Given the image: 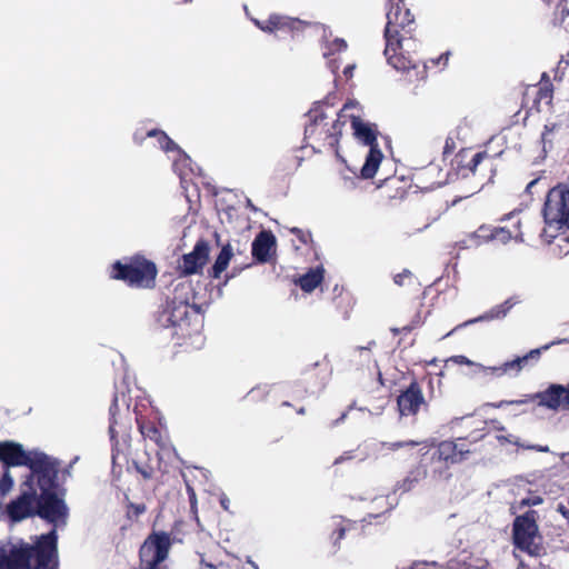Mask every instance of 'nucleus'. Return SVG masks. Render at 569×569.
Masks as SVG:
<instances>
[{
  "instance_id": "9d476101",
  "label": "nucleus",
  "mask_w": 569,
  "mask_h": 569,
  "mask_svg": "<svg viewBox=\"0 0 569 569\" xmlns=\"http://www.w3.org/2000/svg\"><path fill=\"white\" fill-rule=\"evenodd\" d=\"M512 539L515 547L527 552L529 556L539 557L545 552V548L540 542L541 537L538 532L536 511L529 510L515 519Z\"/></svg>"
},
{
  "instance_id": "f257e3e1",
  "label": "nucleus",
  "mask_w": 569,
  "mask_h": 569,
  "mask_svg": "<svg viewBox=\"0 0 569 569\" xmlns=\"http://www.w3.org/2000/svg\"><path fill=\"white\" fill-rule=\"evenodd\" d=\"M64 496L66 489L60 487L58 475H47L44 479L23 478L19 496L7 506L8 518L12 522H20L38 516L54 527L47 533L36 536L32 543L0 547V569H59L56 527L66 525L69 517Z\"/></svg>"
},
{
  "instance_id": "7ed1b4c3",
  "label": "nucleus",
  "mask_w": 569,
  "mask_h": 569,
  "mask_svg": "<svg viewBox=\"0 0 569 569\" xmlns=\"http://www.w3.org/2000/svg\"><path fill=\"white\" fill-rule=\"evenodd\" d=\"M346 103L336 118L328 116L323 106L317 103L307 113L308 122L305 127V141L315 152L329 151L339 157V141L342 128L346 123L342 120V112L348 108Z\"/></svg>"
},
{
  "instance_id": "423d86ee",
  "label": "nucleus",
  "mask_w": 569,
  "mask_h": 569,
  "mask_svg": "<svg viewBox=\"0 0 569 569\" xmlns=\"http://www.w3.org/2000/svg\"><path fill=\"white\" fill-rule=\"evenodd\" d=\"M182 521H174L170 531L152 529L138 550L140 569H168L166 561L173 545L182 543Z\"/></svg>"
},
{
  "instance_id": "412c9836",
  "label": "nucleus",
  "mask_w": 569,
  "mask_h": 569,
  "mask_svg": "<svg viewBox=\"0 0 569 569\" xmlns=\"http://www.w3.org/2000/svg\"><path fill=\"white\" fill-rule=\"evenodd\" d=\"M430 476V471L426 463L422 461L421 457H419V461L408 472L407 476L397 482V490L401 492L411 491L418 483H420L423 479Z\"/></svg>"
},
{
  "instance_id": "7c9ffc66",
  "label": "nucleus",
  "mask_w": 569,
  "mask_h": 569,
  "mask_svg": "<svg viewBox=\"0 0 569 569\" xmlns=\"http://www.w3.org/2000/svg\"><path fill=\"white\" fill-rule=\"evenodd\" d=\"M257 27H259L262 31L273 32L276 30H280L283 26V18L279 14H271L266 20H254Z\"/></svg>"
},
{
  "instance_id": "4be33fe9",
  "label": "nucleus",
  "mask_w": 569,
  "mask_h": 569,
  "mask_svg": "<svg viewBox=\"0 0 569 569\" xmlns=\"http://www.w3.org/2000/svg\"><path fill=\"white\" fill-rule=\"evenodd\" d=\"M556 342L552 341L550 343H547L540 348H536L530 350L527 355L522 357H517L513 360L506 361L505 362V369L502 371H513L515 373L520 372V370L528 365L529 360L538 361L542 351L548 350L551 346H553Z\"/></svg>"
},
{
  "instance_id": "c85d7f7f",
  "label": "nucleus",
  "mask_w": 569,
  "mask_h": 569,
  "mask_svg": "<svg viewBox=\"0 0 569 569\" xmlns=\"http://www.w3.org/2000/svg\"><path fill=\"white\" fill-rule=\"evenodd\" d=\"M553 97V84L550 81V78L547 72H543L539 82V89L537 92V99L539 101L546 100L547 103H550Z\"/></svg>"
},
{
  "instance_id": "bb28decb",
  "label": "nucleus",
  "mask_w": 569,
  "mask_h": 569,
  "mask_svg": "<svg viewBox=\"0 0 569 569\" xmlns=\"http://www.w3.org/2000/svg\"><path fill=\"white\" fill-rule=\"evenodd\" d=\"M233 256L232 247L230 243L223 244L220 253L218 254L211 270L210 276L214 279L219 278L221 273L228 268L229 262Z\"/></svg>"
},
{
  "instance_id": "cd10ccee",
  "label": "nucleus",
  "mask_w": 569,
  "mask_h": 569,
  "mask_svg": "<svg viewBox=\"0 0 569 569\" xmlns=\"http://www.w3.org/2000/svg\"><path fill=\"white\" fill-rule=\"evenodd\" d=\"M147 137L156 138L160 148L166 151H180L179 146L162 130L151 129L147 132Z\"/></svg>"
},
{
  "instance_id": "864d4df0",
  "label": "nucleus",
  "mask_w": 569,
  "mask_h": 569,
  "mask_svg": "<svg viewBox=\"0 0 569 569\" xmlns=\"http://www.w3.org/2000/svg\"><path fill=\"white\" fill-rule=\"evenodd\" d=\"M536 182H537V180L531 181V182L528 184L527 189L531 188Z\"/></svg>"
},
{
  "instance_id": "c756f323",
  "label": "nucleus",
  "mask_w": 569,
  "mask_h": 569,
  "mask_svg": "<svg viewBox=\"0 0 569 569\" xmlns=\"http://www.w3.org/2000/svg\"><path fill=\"white\" fill-rule=\"evenodd\" d=\"M493 228L491 226L482 224L475 232L470 234V239L475 246H481L482 243L493 240Z\"/></svg>"
},
{
  "instance_id": "c03bdc74",
  "label": "nucleus",
  "mask_w": 569,
  "mask_h": 569,
  "mask_svg": "<svg viewBox=\"0 0 569 569\" xmlns=\"http://www.w3.org/2000/svg\"><path fill=\"white\" fill-rule=\"evenodd\" d=\"M356 69V64H348L343 69V74L346 79H351L353 76V70Z\"/></svg>"
},
{
  "instance_id": "09e8293b",
  "label": "nucleus",
  "mask_w": 569,
  "mask_h": 569,
  "mask_svg": "<svg viewBox=\"0 0 569 569\" xmlns=\"http://www.w3.org/2000/svg\"><path fill=\"white\" fill-rule=\"evenodd\" d=\"M558 510H559V512H560V513H561L566 519H568V520H569V509H568V508H566V507H565V506H562V505H559Z\"/></svg>"
},
{
  "instance_id": "4c0bfd02",
  "label": "nucleus",
  "mask_w": 569,
  "mask_h": 569,
  "mask_svg": "<svg viewBox=\"0 0 569 569\" xmlns=\"http://www.w3.org/2000/svg\"><path fill=\"white\" fill-rule=\"evenodd\" d=\"M413 279V274L410 270L403 269L401 272L393 276V281L397 286L402 287Z\"/></svg>"
},
{
  "instance_id": "2f4dec72",
  "label": "nucleus",
  "mask_w": 569,
  "mask_h": 569,
  "mask_svg": "<svg viewBox=\"0 0 569 569\" xmlns=\"http://www.w3.org/2000/svg\"><path fill=\"white\" fill-rule=\"evenodd\" d=\"M147 512L144 502L134 503L126 498V518L130 521H137L140 516Z\"/></svg>"
},
{
  "instance_id": "393cba45",
  "label": "nucleus",
  "mask_w": 569,
  "mask_h": 569,
  "mask_svg": "<svg viewBox=\"0 0 569 569\" xmlns=\"http://www.w3.org/2000/svg\"><path fill=\"white\" fill-rule=\"evenodd\" d=\"M357 523L349 519L338 517L333 522V529L330 536V541L335 550L339 549V542L345 538L347 532L356 529Z\"/></svg>"
},
{
  "instance_id": "3c124183",
  "label": "nucleus",
  "mask_w": 569,
  "mask_h": 569,
  "mask_svg": "<svg viewBox=\"0 0 569 569\" xmlns=\"http://www.w3.org/2000/svg\"><path fill=\"white\" fill-rule=\"evenodd\" d=\"M220 503H221V506L223 507L224 510H228L229 500L227 498H222L220 500Z\"/></svg>"
},
{
  "instance_id": "aec40b11",
  "label": "nucleus",
  "mask_w": 569,
  "mask_h": 569,
  "mask_svg": "<svg viewBox=\"0 0 569 569\" xmlns=\"http://www.w3.org/2000/svg\"><path fill=\"white\" fill-rule=\"evenodd\" d=\"M521 302H522V300H521L520 296L509 297L503 302L493 306L488 311H486L483 315L465 322L462 326H467V325L475 323L478 321L501 320L508 316V313L515 306H517Z\"/></svg>"
},
{
  "instance_id": "603ef678",
  "label": "nucleus",
  "mask_w": 569,
  "mask_h": 569,
  "mask_svg": "<svg viewBox=\"0 0 569 569\" xmlns=\"http://www.w3.org/2000/svg\"><path fill=\"white\" fill-rule=\"evenodd\" d=\"M540 502H541V498H537V499L532 500L531 505H537V503H540ZM523 503L530 505L529 501H523Z\"/></svg>"
},
{
  "instance_id": "f8f14e48",
  "label": "nucleus",
  "mask_w": 569,
  "mask_h": 569,
  "mask_svg": "<svg viewBox=\"0 0 569 569\" xmlns=\"http://www.w3.org/2000/svg\"><path fill=\"white\" fill-rule=\"evenodd\" d=\"M542 212L547 224L569 229V188L566 184L559 183L549 190Z\"/></svg>"
},
{
  "instance_id": "f3484780",
  "label": "nucleus",
  "mask_w": 569,
  "mask_h": 569,
  "mask_svg": "<svg viewBox=\"0 0 569 569\" xmlns=\"http://www.w3.org/2000/svg\"><path fill=\"white\" fill-rule=\"evenodd\" d=\"M380 197L388 201H401L409 192L410 183L402 177H388L378 186Z\"/></svg>"
},
{
  "instance_id": "f704fd0d",
  "label": "nucleus",
  "mask_w": 569,
  "mask_h": 569,
  "mask_svg": "<svg viewBox=\"0 0 569 569\" xmlns=\"http://www.w3.org/2000/svg\"><path fill=\"white\" fill-rule=\"evenodd\" d=\"M421 442L416 440H407V441H393V442H383L382 446L391 451H396L401 448L406 447H416L419 446Z\"/></svg>"
},
{
  "instance_id": "a18cd8bd",
  "label": "nucleus",
  "mask_w": 569,
  "mask_h": 569,
  "mask_svg": "<svg viewBox=\"0 0 569 569\" xmlns=\"http://www.w3.org/2000/svg\"><path fill=\"white\" fill-rule=\"evenodd\" d=\"M448 59H449V53L447 52V53L441 54V56L438 58V60H432V63H433V64H439V63H440V61H443V64L446 66V64H447V62H448Z\"/></svg>"
},
{
  "instance_id": "37998d69",
  "label": "nucleus",
  "mask_w": 569,
  "mask_h": 569,
  "mask_svg": "<svg viewBox=\"0 0 569 569\" xmlns=\"http://www.w3.org/2000/svg\"><path fill=\"white\" fill-rule=\"evenodd\" d=\"M502 369H505V363H502L501 366L487 368V370H489L492 375L498 376V377L509 372V371H502Z\"/></svg>"
},
{
  "instance_id": "ddd939ff",
  "label": "nucleus",
  "mask_w": 569,
  "mask_h": 569,
  "mask_svg": "<svg viewBox=\"0 0 569 569\" xmlns=\"http://www.w3.org/2000/svg\"><path fill=\"white\" fill-rule=\"evenodd\" d=\"M538 401V405L550 410L569 409V383L567 386L552 383L546 390L526 395L518 400L501 401L502 405H526Z\"/></svg>"
},
{
  "instance_id": "ea45409f",
  "label": "nucleus",
  "mask_w": 569,
  "mask_h": 569,
  "mask_svg": "<svg viewBox=\"0 0 569 569\" xmlns=\"http://www.w3.org/2000/svg\"><path fill=\"white\" fill-rule=\"evenodd\" d=\"M456 363V365H466V366H473V361H471L470 359H468L466 356H462V355H458V356H452L450 358H448L446 360V365L448 363Z\"/></svg>"
},
{
  "instance_id": "4468645a",
  "label": "nucleus",
  "mask_w": 569,
  "mask_h": 569,
  "mask_svg": "<svg viewBox=\"0 0 569 569\" xmlns=\"http://www.w3.org/2000/svg\"><path fill=\"white\" fill-rule=\"evenodd\" d=\"M429 403L425 398L422 387L417 380L400 390L397 397V409L401 417H415L421 410L427 411Z\"/></svg>"
},
{
  "instance_id": "58836bf2",
  "label": "nucleus",
  "mask_w": 569,
  "mask_h": 569,
  "mask_svg": "<svg viewBox=\"0 0 569 569\" xmlns=\"http://www.w3.org/2000/svg\"><path fill=\"white\" fill-rule=\"evenodd\" d=\"M348 44L345 39L336 38L329 44L330 54L342 52L347 49Z\"/></svg>"
},
{
  "instance_id": "49530a36",
  "label": "nucleus",
  "mask_w": 569,
  "mask_h": 569,
  "mask_svg": "<svg viewBox=\"0 0 569 569\" xmlns=\"http://www.w3.org/2000/svg\"><path fill=\"white\" fill-rule=\"evenodd\" d=\"M452 147H453V141H452V139L448 138L446 140V144H445V148H443V153L451 152Z\"/></svg>"
},
{
  "instance_id": "8fccbe9b",
  "label": "nucleus",
  "mask_w": 569,
  "mask_h": 569,
  "mask_svg": "<svg viewBox=\"0 0 569 569\" xmlns=\"http://www.w3.org/2000/svg\"><path fill=\"white\" fill-rule=\"evenodd\" d=\"M426 69H427V68H426V64H423V66H422V70H421L420 72H419V71H417V76H419V74H420V78H421V79H425V78L427 77V70H426Z\"/></svg>"
},
{
  "instance_id": "de8ad7c7",
  "label": "nucleus",
  "mask_w": 569,
  "mask_h": 569,
  "mask_svg": "<svg viewBox=\"0 0 569 569\" xmlns=\"http://www.w3.org/2000/svg\"><path fill=\"white\" fill-rule=\"evenodd\" d=\"M519 569H531V568L528 565L520 562ZM532 569H548V567L542 563H539L538 567H533Z\"/></svg>"
},
{
  "instance_id": "20e7f679",
  "label": "nucleus",
  "mask_w": 569,
  "mask_h": 569,
  "mask_svg": "<svg viewBox=\"0 0 569 569\" xmlns=\"http://www.w3.org/2000/svg\"><path fill=\"white\" fill-rule=\"evenodd\" d=\"M470 452L466 446V439L458 438L456 441L443 440L425 445L419 449V457L428 467L430 477L439 481L449 480L451 477L449 469L466 460Z\"/></svg>"
},
{
  "instance_id": "a211bd4d",
  "label": "nucleus",
  "mask_w": 569,
  "mask_h": 569,
  "mask_svg": "<svg viewBox=\"0 0 569 569\" xmlns=\"http://www.w3.org/2000/svg\"><path fill=\"white\" fill-rule=\"evenodd\" d=\"M276 250V238L270 231L262 230L254 238L251 246V253L254 260L268 262Z\"/></svg>"
},
{
  "instance_id": "473e14b6",
  "label": "nucleus",
  "mask_w": 569,
  "mask_h": 569,
  "mask_svg": "<svg viewBox=\"0 0 569 569\" xmlns=\"http://www.w3.org/2000/svg\"><path fill=\"white\" fill-rule=\"evenodd\" d=\"M312 24L308 21L299 20L296 18H287V29L292 33V37L299 36L308 31Z\"/></svg>"
},
{
  "instance_id": "e433bc0d",
  "label": "nucleus",
  "mask_w": 569,
  "mask_h": 569,
  "mask_svg": "<svg viewBox=\"0 0 569 569\" xmlns=\"http://www.w3.org/2000/svg\"><path fill=\"white\" fill-rule=\"evenodd\" d=\"M511 238L512 233L510 230L503 227L493 228V240L499 241L501 243H507Z\"/></svg>"
},
{
  "instance_id": "5fc2aeb1",
  "label": "nucleus",
  "mask_w": 569,
  "mask_h": 569,
  "mask_svg": "<svg viewBox=\"0 0 569 569\" xmlns=\"http://www.w3.org/2000/svg\"><path fill=\"white\" fill-rule=\"evenodd\" d=\"M213 236H214V238L217 239V242H218V241H219V237H220V236H219V233H218V232H214V234H213Z\"/></svg>"
},
{
  "instance_id": "79ce46f5",
  "label": "nucleus",
  "mask_w": 569,
  "mask_h": 569,
  "mask_svg": "<svg viewBox=\"0 0 569 569\" xmlns=\"http://www.w3.org/2000/svg\"><path fill=\"white\" fill-rule=\"evenodd\" d=\"M188 492H189V500H190L191 509L193 510V512H197L196 492L191 487H188Z\"/></svg>"
},
{
  "instance_id": "b1692460",
  "label": "nucleus",
  "mask_w": 569,
  "mask_h": 569,
  "mask_svg": "<svg viewBox=\"0 0 569 569\" xmlns=\"http://www.w3.org/2000/svg\"><path fill=\"white\" fill-rule=\"evenodd\" d=\"M325 277V270L322 267H317L315 269H310L307 273L299 277L295 282L305 292H312L317 287L321 284Z\"/></svg>"
},
{
  "instance_id": "6e6d98bb",
  "label": "nucleus",
  "mask_w": 569,
  "mask_h": 569,
  "mask_svg": "<svg viewBox=\"0 0 569 569\" xmlns=\"http://www.w3.org/2000/svg\"><path fill=\"white\" fill-rule=\"evenodd\" d=\"M392 331H393V333H395V335L400 333V330H399V329H392Z\"/></svg>"
},
{
  "instance_id": "f03ea898",
  "label": "nucleus",
  "mask_w": 569,
  "mask_h": 569,
  "mask_svg": "<svg viewBox=\"0 0 569 569\" xmlns=\"http://www.w3.org/2000/svg\"><path fill=\"white\" fill-rule=\"evenodd\" d=\"M387 23L385 27V56L388 63L396 70L410 72L418 69V63L410 56H405L403 42L416 41L417 23L410 9L406 7L405 0H389L387 11Z\"/></svg>"
},
{
  "instance_id": "39448f33",
  "label": "nucleus",
  "mask_w": 569,
  "mask_h": 569,
  "mask_svg": "<svg viewBox=\"0 0 569 569\" xmlns=\"http://www.w3.org/2000/svg\"><path fill=\"white\" fill-rule=\"evenodd\" d=\"M0 461L3 469L24 466L29 472L24 477L47 478V475H59L60 461L43 451H26L21 443L14 441L0 442Z\"/></svg>"
},
{
  "instance_id": "a878e982",
  "label": "nucleus",
  "mask_w": 569,
  "mask_h": 569,
  "mask_svg": "<svg viewBox=\"0 0 569 569\" xmlns=\"http://www.w3.org/2000/svg\"><path fill=\"white\" fill-rule=\"evenodd\" d=\"M290 232L293 233L298 240H291L295 252L299 254H309L312 251V239L309 231H303L298 228H291Z\"/></svg>"
},
{
  "instance_id": "72a5a7b5",
  "label": "nucleus",
  "mask_w": 569,
  "mask_h": 569,
  "mask_svg": "<svg viewBox=\"0 0 569 569\" xmlns=\"http://www.w3.org/2000/svg\"><path fill=\"white\" fill-rule=\"evenodd\" d=\"M14 480L10 472V469H3L2 476L0 477V497L4 498L13 488Z\"/></svg>"
},
{
  "instance_id": "9b49d317",
  "label": "nucleus",
  "mask_w": 569,
  "mask_h": 569,
  "mask_svg": "<svg viewBox=\"0 0 569 569\" xmlns=\"http://www.w3.org/2000/svg\"><path fill=\"white\" fill-rule=\"evenodd\" d=\"M493 156L487 151L472 152L470 149H461L452 159L451 167L457 177L467 179L470 177H492Z\"/></svg>"
},
{
  "instance_id": "a19ab883",
  "label": "nucleus",
  "mask_w": 569,
  "mask_h": 569,
  "mask_svg": "<svg viewBox=\"0 0 569 569\" xmlns=\"http://www.w3.org/2000/svg\"><path fill=\"white\" fill-rule=\"evenodd\" d=\"M357 458V450H348L345 451L341 456L336 458L333 465H339L348 460H353Z\"/></svg>"
},
{
  "instance_id": "6e6552de",
  "label": "nucleus",
  "mask_w": 569,
  "mask_h": 569,
  "mask_svg": "<svg viewBox=\"0 0 569 569\" xmlns=\"http://www.w3.org/2000/svg\"><path fill=\"white\" fill-rule=\"evenodd\" d=\"M183 286H177L172 297H168L156 313V321L161 328H177L181 337L191 336L189 328L199 318V308L182 297Z\"/></svg>"
},
{
  "instance_id": "0eeeda50",
  "label": "nucleus",
  "mask_w": 569,
  "mask_h": 569,
  "mask_svg": "<svg viewBox=\"0 0 569 569\" xmlns=\"http://www.w3.org/2000/svg\"><path fill=\"white\" fill-rule=\"evenodd\" d=\"M109 278L134 289H153L158 276L157 264L142 253H134L112 262Z\"/></svg>"
},
{
  "instance_id": "5701e85b",
  "label": "nucleus",
  "mask_w": 569,
  "mask_h": 569,
  "mask_svg": "<svg viewBox=\"0 0 569 569\" xmlns=\"http://www.w3.org/2000/svg\"><path fill=\"white\" fill-rule=\"evenodd\" d=\"M332 368L330 361L323 358L322 361L315 362L305 372L306 380H315L316 385L323 386L328 378L331 376Z\"/></svg>"
},
{
  "instance_id": "c9c22d12",
  "label": "nucleus",
  "mask_w": 569,
  "mask_h": 569,
  "mask_svg": "<svg viewBox=\"0 0 569 569\" xmlns=\"http://www.w3.org/2000/svg\"><path fill=\"white\" fill-rule=\"evenodd\" d=\"M134 468L144 480H150L154 476V468L149 463L141 465L134 461Z\"/></svg>"
},
{
  "instance_id": "1a4fd4ad",
  "label": "nucleus",
  "mask_w": 569,
  "mask_h": 569,
  "mask_svg": "<svg viewBox=\"0 0 569 569\" xmlns=\"http://www.w3.org/2000/svg\"><path fill=\"white\" fill-rule=\"evenodd\" d=\"M350 126L355 139L363 146L369 147L366 161L360 169V176L363 179H371L376 174L383 159V153L379 149L377 142L379 134L378 126L376 123L365 121L361 117L353 114L350 116Z\"/></svg>"
},
{
  "instance_id": "2eb2a0df",
  "label": "nucleus",
  "mask_w": 569,
  "mask_h": 569,
  "mask_svg": "<svg viewBox=\"0 0 569 569\" xmlns=\"http://www.w3.org/2000/svg\"><path fill=\"white\" fill-rule=\"evenodd\" d=\"M119 403H118V395L114 393L111 405L109 407L110 415V425H109V433L110 439L114 446L119 445V437L128 442L130 440V430H131V417L128 413L126 417H119Z\"/></svg>"
},
{
  "instance_id": "dca6fc26",
  "label": "nucleus",
  "mask_w": 569,
  "mask_h": 569,
  "mask_svg": "<svg viewBox=\"0 0 569 569\" xmlns=\"http://www.w3.org/2000/svg\"><path fill=\"white\" fill-rule=\"evenodd\" d=\"M210 246L204 239H199L193 250L182 256V273L186 276L197 273L209 259Z\"/></svg>"
},
{
  "instance_id": "4d7b16f0",
  "label": "nucleus",
  "mask_w": 569,
  "mask_h": 569,
  "mask_svg": "<svg viewBox=\"0 0 569 569\" xmlns=\"http://www.w3.org/2000/svg\"><path fill=\"white\" fill-rule=\"evenodd\" d=\"M403 330H406V331H410V330H411V328H410V327H405V328H403Z\"/></svg>"
},
{
  "instance_id": "6ab92c4d",
  "label": "nucleus",
  "mask_w": 569,
  "mask_h": 569,
  "mask_svg": "<svg viewBox=\"0 0 569 569\" xmlns=\"http://www.w3.org/2000/svg\"><path fill=\"white\" fill-rule=\"evenodd\" d=\"M134 419L144 440L152 441L161 450L167 448L168 437L153 421L147 419L137 411Z\"/></svg>"
}]
</instances>
